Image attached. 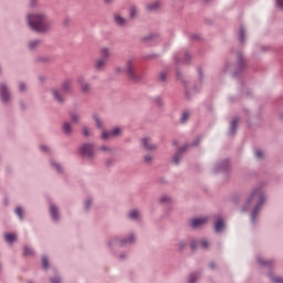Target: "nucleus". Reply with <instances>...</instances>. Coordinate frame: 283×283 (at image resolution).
I'll return each mask as SVG.
<instances>
[{"label":"nucleus","instance_id":"c756f323","mask_svg":"<svg viewBox=\"0 0 283 283\" xmlns=\"http://www.w3.org/2000/svg\"><path fill=\"white\" fill-rule=\"evenodd\" d=\"M199 247L201 249H209V241L207 239H202L199 241Z\"/></svg>","mask_w":283,"mask_h":283},{"label":"nucleus","instance_id":"603ef678","mask_svg":"<svg viewBox=\"0 0 283 283\" xmlns=\"http://www.w3.org/2000/svg\"><path fill=\"white\" fill-rule=\"evenodd\" d=\"M41 151L48 153L50 151V148L45 145L40 146Z\"/></svg>","mask_w":283,"mask_h":283},{"label":"nucleus","instance_id":"423d86ee","mask_svg":"<svg viewBox=\"0 0 283 283\" xmlns=\"http://www.w3.org/2000/svg\"><path fill=\"white\" fill-rule=\"evenodd\" d=\"M0 98L2 103L10 102V91H8V86L6 84H0Z\"/></svg>","mask_w":283,"mask_h":283},{"label":"nucleus","instance_id":"473e14b6","mask_svg":"<svg viewBox=\"0 0 283 283\" xmlns=\"http://www.w3.org/2000/svg\"><path fill=\"white\" fill-rule=\"evenodd\" d=\"M15 214L19 217L20 220H23V208L17 207Z\"/></svg>","mask_w":283,"mask_h":283},{"label":"nucleus","instance_id":"9b49d317","mask_svg":"<svg viewBox=\"0 0 283 283\" xmlns=\"http://www.w3.org/2000/svg\"><path fill=\"white\" fill-rule=\"evenodd\" d=\"M159 40H160V38L158 36V34H149L142 39V41L144 43H148V45H156Z\"/></svg>","mask_w":283,"mask_h":283},{"label":"nucleus","instance_id":"f704fd0d","mask_svg":"<svg viewBox=\"0 0 283 283\" xmlns=\"http://www.w3.org/2000/svg\"><path fill=\"white\" fill-rule=\"evenodd\" d=\"M159 81H161V83H165V81H167V72L163 71L159 73Z\"/></svg>","mask_w":283,"mask_h":283},{"label":"nucleus","instance_id":"4c0bfd02","mask_svg":"<svg viewBox=\"0 0 283 283\" xmlns=\"http://www.w3.org/2000/svg\"><path fill=\"white\" fill-rule=\"evenodd\" d=\"M184 56H185L184 63H189L191 61V55L189 54V52L185 51Z\"/></svg>","mask_w":283,"mask_h":283},{"label":"nucleus","instance_id":"864d4df0","mask_svg":"<svg viewBox=\"0 0 283 283\" xmlns=\"http://www.w3.org/2000/svg\"><path fill=\"white\" fill-rule=\"evenodd\" d=\"M155 103H157V105H159V107H160L163 105V98L156 97Z\"/></svg>","mask_w":283,"mask_h":283},{"label":"nucleus","instance_id":"0eeeda50","mask_svg":"<svg viewBox=\"0 0 283 283\" xmlns=\"http://www.w3.org/2000/svg\"><path fill=\"white\" fill-rule=\"evenodd\" d=\"M187 149H189V144H186L185 146L177 150V153L172 157L174 165H179L180 158H182V154H185Z\"/></svg>","mask_w":283,"mask_h":283},{"label":"nucleus","instance_id":"f3484780","mask_svg":"<svg viewBox=\"0 0 283 283\" xmlns=\"http://www.w3.org/2000/svg\"><path fill=\"white\" fill-rule=\"evenodd\" d=\"M50 213H51L52 220L56 222V220H59V207L51 205Z\"/></svg>","mask_w":283,"mask_h":283},{"label":"nucleus","instance_id":"f257e3e1","mask_svg":"<svg viewBox=\"0 0 283 283\" xmlns=\"http://www.w3.org/2000/svg\"><path fill=\"white\" fill-rule=\"evenodd\" d=\"M252 202H256V205L253 208L252 213H251V222L253 224H255V222L258 220V213H260V210L262 209V207H264V202H266V197L264 196V191H262V187L253 189V191L251 192L250 197L245 201V203H244V206L242 208V211H248L249 210V206Z\"/></svg>","mask_w":283,"mask_h":283},{"label":"nucleus","instance_id":"8fccbe9b","mask_svg":"<svg viewBox=\"0 0 283 283\" xmlns=\"http://www.w3.org/2000/svg\"><path fill=\"white\" fill-rule=\"evenodd\" d=\"M19 92H25V83L21 82L19 84Z\"/></svg>","mask_w":283,"mask_h":283},{"label":"nucleus","instance_id":"bb28decb","mask_svg":"<svg viewBox=\"0 0 283 283\" xmlns=\"http://www.w3.org/2000/svg\"><path fill=\"white\" fill-rule=\"evenodd\" d=\"M200 277V273H192L189 275L188 283H196Z\"/></svg>","mask_w":283,"mask_h":283},{"label":"nucleus","instance_id":"a211bd4d","mask_svg":"<svg viewBox=\"0 0 283 283\" xmlns=\"http://www.w3.org/2000/svg\"><path fill=\"white\" fill-rule=\"evenodd\" d=\"M223 229H224V221H222V219L219 218L214 222V231H216V233H220V231H222Z\"/></svg>","mask_w":283,"mask_h":283},{"label":"nucleus","instance_id":"7ed1b4c3","mask_svg":"<svg viewBox=\"0 0 283 283\" xmlns=\"http://www.w3.org/2000/svg\"><path fill=\"white\" fill-rule=\"evenodd\" d=\"M126 76L132 81L133 83H140L143 81L142 75H136V72L134 71V60H128L126 64Z\"/></svg>","mask_w":283,"mask_h":283},{"label":"nucleus","instance_id":"5701e85b","mask_svg":"<svg viewBox=\"0 0 283 283\" xmlns=\"http://www.w3.org/2000/svg\"><path fill=\"white\" fill-rule=\"evenodd\" d=\"M244 36H245L244 27L241 25L238 32V39L241 43H244Z\"/></svg>","mask_w":283,"mask_h":283},{"label":"nucleus","instance_id":"4be33fe9","mask_svg":"<svg viewBox=\"0 0 283 283\" xmlns=\"http://www.w3.org/2000/svg\"><path fill=\"white\" fill-rule=\"evenodd\" d=\"M62 129L64 134H66V136H70V134H72V125H70V123L67 122L63 124Z\"/></svg>","mask_w":283,"mask_h":283},{"label":"nucleus","instance_id":"20e7f679","mask_svg":"<svg viewBox=\"0 0 283 283\" xmlns=\"http://www.w3.org/2000/svg\"><path fill=\"white\" fill-rule=\"evenodd\" d=\"M80 155L82 158H94V144H83L78 149Z\"/></svg>","mask_w":283,"mask_h":283},{"label":"nucleus","instance_id":"9d476101","mask_svg":"<svg viewBox=\"0 0 283 283\" xmlns=\"http://www.w3.org/2000/svg\"><path fill=\"white\" fill-rule=\"evenodd\" d=\"M221 171H229V159H224L221 163L217 164L213 172L220 174Z\"/></svg>","mask_w":283,"mask_h":283},{"label":"nucleus","instance_id":"6e6d98bb","mask_svg":"<svg viewBox=\"0 0 283 283\" xmlns=\"http://www.w3.org/2000/svg\"><path fill=\"white\" fill-rule=\"evenodd\" d=\"M145 163H150L151 161V156L147 155L144 157Z\"/></svg>","mask_w":283,"mask_h":283},{"label":"nucleus","instance_id":"338daca9","mask_svg":"<svg viewBox=\"0 0 283 283\" xmlns=\"http://www.w3.org/2000/svg\"><path fill=\"white\" fill-rule=\"evenodd\" d=\"M190 39H192L193 41L198 40V35H191Z\"/></svg>","mask_w":283,"mask_h":283},{"label":"nucleus","instance_id":"2f4dec72","mask_svg":"<svg viewBox=\"0 0 283 283\" xmlns=\"http://www.w3.org/2000/svg\"><path fill=\"white\" fill-rule=\"evenodd\" d=\"M130 220H138V210H132L128 214Z\"/></svg>","mask_w":283,"mask_h":283},{"label":"nucleus","instance_id":"72a5a7b5","mask_svg":"<svg viewBox=\"0 0 283 283\" xmlns=\"http://www.w3.org/2000/svg\"><path fill=\"white\" fill-rule=\"evenodd\" d=\"M101 55L104 60H107L109 56V50L107 48L102 49Z\"/></svg>","mask_w":283,"mask_h":283},{"label":"nucleus","instance_id":"ea45409f","mask_svg":"<svg viewBox=\"0 0 283 283\" xmlns=\"http://www.w3.org/2000/svg\"><path fill=\"white\" fill-rule=\"evenodd\" d=\"M90 207H92V199H87L84 203L85 211H90Z\"/></svg>","mask_w":283,"mask_h":283},{"label":"nucleus","instance_id":"c85d7f7f","mask_svg":"<svg viewBox=\"0 0 283 283\" xmlns=\"http://www.w3.org/2000/svg\"><path fill=\"white\" fill-rule=\"evenodd\" d=\"M23 254H24V255L32 256V255H34V250H32V248L25 245V247H24V250H23Z\"/></svg>","mask_w":283,"mask_h":283},{"label":"nucleus","instance_id":"4468645a","mask_svg":"<svg viewBox=\"0 0 283 283\" xmlns=\"http://www.w3.org/2000/svg\"><path fill=\"white\" fill-rule=\"evenodd\" d=\"M256 262L260 266H268V269H273V260L264 261L262 256H256Z\"/></svg>","mask_w":283,"mask_h":283},{"label":"nucleus","instance_id":"49530a36","mask_svg":"<svg viewBox=\"0 0 283 283\" xmlns=\"http://www.w3.org/2000/svg\"><path fill=\"white\" fill-rule=\"evenodd\" d=\"M51 283H61V276H55L50 279Z\"/></svg>","mask_w":283,"mask_h":283},{"label":"nucleus","instance_id":"b1692460","mask_svg":"<svg viewBox=\"0 0 283 283\" xmlns=\"http://www.w3.org/2000/svg\"><path fill=\"white\" fill-rule=\"evenodd\" d=\"M84 78L78 77L77 83L82 86V92H88L90 91V84H83Z\"/></svg>","mask_w":283,"mask_h":283},{"label":"nucleus","instance_id":"7c9ffc66","mask_svg":"<svg viewBox=\"0 0 283 283\" xmlns=\"http://www.w3.org/2000/svg\"><path fill=\"white\" fill-rule=\"evenodd\" d=\"M50 163H51V166H53V168L56 169L57 174H61V171H63L60 164H57L54 160H51Z\"/></svg>","mask_w":283,"mask_h":283},{"label":"nucleus","instance_id":"1a4fd4ad","mask_svg":"<svg viewBox=\"0 0 283 283\" xmlns=\"http://www.w3.org/2000/svg\"><path fill=\"white\" fill-rule=\"evenodd\" d=\"M134 240V233H130L128 238H125L123 240L114 239L113 244H117V247H124V244H132Z\"/></svg>","mask_w":283,"mask_h":283},{"label":"nucleus","instance_id":"6e6552de","mask_svg":"<svg viewBox=\"0 0 283 283\" xmlns=\"http://www.w3.org/2000/svg\"><path fill=\"white\" fill-rule=\"evenodd\" d=\"M208 220H209V218H207V217L191 219L190 227H191V229H198V228L202 227V224H207Z\"/></svg>","mask_w":283,"mask_h":283},{"label":"nucleus","instance_id":"a18cd8bd","mask_svg":"<svg viewBox=\"0 0 283 283\" xmlns=\"http://www.w3.org/2000/svg\"><path fill=\"white\" fill-rule=\"evenodd\" d=\"M201 137H197L191 145V147H198V145L200 144Z\"/></svg>","mask_w":283,"mask_h":283},{"label":"nucleus","instance_id":"680f3d73","mask_svg":"<svg viewBox=\"0 0 283 283\" xmlns=\"http://www.w3.org/2000/svg\"><path fill=\"white\" fill-rule=\"evenodd\" d=\"M209 268H210V269H216V263H214V262H210V263H209Z\"/></svg>","mask_w":283,"mask_h":283},{"label":"nucleus","instance_id":"6ab92c4d","mask_svg":"<svg viewBox=\"0 0 283 283\" xmlns=\"http://www.w3.org/2000/svg\"><path fill=\"white\" fill-rule=\"evenodd\" d=\"M6 242H9V244H12L13 242H17V234L14 233H6L4 234Z\"/></svg>","mask_w":283,"mask_h":283},{"label":"nucleus","instance_id":"774afa93","mask_svg":"<svg viewBox=\"0 0 283 283\" xmlns=\"http://www.w3.org/2000/svg\"><path fill=\"white\" fill-rule=\"evenodd\" d=\"M36 0H31V6L34 8Z\"/></svg>","mask_w":283,"mask_h":283},{"label":"nucleus","instance_id":"f03ea898","mask_svg":"<svg viewBox=\"0 0 283 283\" xmlns=\"http://www.w3.org/2000/svg\"><path fill=\"white\" fill-rule=\"evenodd\" d=\"M27 21L33 32H48L50 30V22L43 14H29Z\"/></svg>","mask_w":283,"mask_h":283},{"label":"nucleus","instance_id":"69168bd1","mask_svg":"<svg viewBox=\"0 0 283 283\" xmlns=\"http://www.w3.org/2000/svg\"><path fill=\"white\" fill-rule=\"evenodd\" d=\"M8 198H4V200H3V205H4V207H8Z\"/></svg>","mask_w":283,"mask_h":283},{"label":"nucleus","instance_id":"f8f14e48","mask_svg":"<svg viewBox=\"0 0 283 283\" xmlns=\"http://www.w3.org/2000/svg\"><path fill=\"white\" fill-rule=\"evenodd\" d=\"M120 134V128L116 127L111 132L104 130L102 134L103 140H107L108 138H112L113 136H118Z\"/></svg>","mask_w":283,"mask_h":283},{"label":"nucleus","instance_id":"dca6fc26","mask_svg":"<svg viewBox=\"0 0 283 283\" xmlns=\"http://www.w3.org/2000/svg\"><path fill=\"white\" fill-rule=\"evenodd\" d=\"M142 146L144 147V149H147V151H151V149H156L155 145L149 144V138L144 137L142 139Z\"/></svg>","mask_w":283,"mask_h":283},{"label":"nucleus","instance_id":"39448f33","mask_svg":"<svg viewBox=\"0 0 283 283\" xmlns=\"http://www.w3.org/2000/svg\"><path fill=\"white\" fill-rule=\"evenodd\" d=\"M237 61H238L237 67L232 73V76L234 78L238 77V74H240V72H242L247 67V60H244V56L242 55L241 52L237 53Z\"/></svg>","mask_w":283,"mask_h":283},{"label":"nucleus","instance_id":"37998d69","mask_svg":"<svg viewBox=\"0 0 283 283\" xmlns=\"http://www.w3.org/2000/svg\"><path fill=\"white\" fill-rule=\"evenodd\" d=\"M254 156L255 158L261 159L264 158V153H262V150H255Z\"/></svg>","mask_w":283,"mask_h":283},{"label":"nucleus","instance_id":"cd10ccee","mask_svg":"<svg viewBox=\"0 0 283 283\" xmlns=\"http://www.w3.org/2000/svg\"><path fill=\"white\" fill-rule=\"evenodd\" d=\"M114 21L117 23V25H125V19L120 15H115Z\"/></svg>","mask_w":283,"mask_h":283},{"label":"nucleus","instance_id":"393cba45","mask_svg":"<svg viewBox=\"0 0 283 283\" xmlns=\"http://www.w3.org/2000/svg\"><path fill=\"white\" fill-rule=\"evenodd\" d=\"M268 275L273 283H283L282 276H273L272 272H270Z\"/></svg>","mask_w":283,"mask_h":283},{"label":"nucleus","instance_id":"79ce46f5","mask_svg":"<svg viewBox=\"0 0 283 283\" xmlns=\"http://www.w3.org/2000/svg\"><path fill=\"white\" fill-rule=\"evenodd\" d=\"M159 202L163 205L165 202H171V198L167 197V196H164L159 199Z\"/></svg>","mask_w":283,"mask_h":283},{"label":"nucleus","instance_id":"412c9836","mask_svg":"<svg viewBox=\"0 0 283 283\" xmlns=\"http://www.w3.org/2000/svg\"><path fill=\"white\" fill-rule=\"evenodd\" d=\"M158 8H160L159 1H155V2L147 4V10H149L150 12H154V10H158Z\"/></svg>","mask_w":283,"mask_h":283},{"label":"nucleus","instance_id":"bf43d9fd","mask_svg":"<svg viewBox=\"0 0 283 283\" xmlns=\"http://www.w3.org/2000/svg\"><path fill=\"white\" fill-rule=\"evenodd\" d=\"M101 151H109V148H107V146H102Z\"/></svg>","mask_w":283,"mask_h":283},{"label":"nucleus","instance_id":"e2e57ef3","mask_svg":"<svg viewBox=\"0 0 283 283\" xmlns=\"http://www.w3.org/2000/svg\"><path fill=\"white\" fill-rule=\"evenodd\" d=\"M176 74H177V78L180 81L182 77L180 76V71H176Z\"/></svg>","mask_w":283,"mask_h":283},{"label":"nucleus","instance_id":"4d7b16f0","mask_svg":"<svg viewBox=\"0 0 283 283\" xmlns=\"http://www.w3.org/2000/svg\"><path fill=\"white\" fill-rule=\"evenodd\" d=\"M199 80L202 81V69H198Z\"/></svg>","mask_w":283,"mask_h":283},{"label":"nucleus","instance_id":"052dcab7","mask_svg":"<svg viewBox=\"0 0 283 283\" xmlns=\"http://www.w3.org/2000/svg\"><path fill=\"white\" fill-rule=\"evenodd\" d=\"M179 249H180V251H182V249H185V242L181 241V242L179 243Z\"/></svg>","mask_w":283,"mask_h":283},{"label":"nucleus","instance_id":"5fc2aeb1","mask_svg":"<svg viewBox=\"0 0 283 283\" xmlns=\"http://www.w3.org/2000/svg\"><path fill=\"white\" fill-rule=\"evenodd\" d=\"M82 132H83V136H90V130H87V127H84Z\"/></svg>","mask_w":283,"mask_h":283},{"label":"nucleus","instance_id":"09e8293b","mask_svg":"<svg viewBox=\"0 0 283 283\" xmlns=\"http://www.w3.org/2000/svg\"><path fill=\"white\" fill-rule=\"evenodd\" d=\"M129 17L130 19H134L136 17V8L132 7Z\"/></svg>","mask_w":283,"mask_h":283},{"label":"nucleus","instance_id":"e433bc0d","mask_svg":"<svg viewBox=\"0 0 283 283\" xmlns=\"http://www.w3.org/2000/svg\"><path fill=\"white\" fill-rule=\"evenodd\" d=\"M105 65V60H98L95 64L96 70H101Z\"/></svg>","mask_w":283,"mask_h":283},{"label":"nucleus","instance_id":"de8ad7c7","mask_svg":"<svg viewBox=\"0 0 283 283\" xmlns=\"http://www.w3.org/2000/svg\"><path fill=\"white\" fill-rule=\"evenodd\" d=\"M71 119L72 123H78V116L76 115V113L71 114Z\"/></svg>","mask_w":283,"mask_h":283},{"label":"nucleus","instance_id":"2eb2a0df","mask_svg":"<svg viewBox=\"0 0 283 283\" xmlns=\"http://www.w3.org/2000/svg\"><path fill=\"white\" fill-rule=\"evenodd\" d=\"M63 94H70L72 92V81L65 80L62 85Z\"/></svg>","mask_w":283,"mask_h":283},{"label":"nucleus","instance_id":"a19ab883","mask_svg":"<svg viewBox=\"0 0 283 283\" xmlns=\"http://www.w3.org/2000/svg\"><path fill=\"white\" fill-rule=\"evenodd\" d=\"M94 120H95L96 126L98 127V129H101V127H103V123H101V119L98 118L97 115H94Z\"/></svg>","mask_w":283,"mask_h":283},{"label":"nucleus","instance_id":"0e129e2a","mask_svg":"<svg viewBox=\"0 0 283 283\" xmlns=\"http://www.w3.org/2000/svg\"><path fill=\"white\" fill-rule=\"evenodd\" d=\"M112 163H114V160H112V159L107 160L106 161L107 167L112 166Z\"/></svg>","mask_w":283,"mask_h":283},{"label":"nucleus","instance_id":"3c124183","mask_svg":"<svg viewBox=\"0 0 283 283\" xmlns=\"http://www.w3.org/2000/svg\"><path fill=\"white\" fill-rule=\"evenodd\" d=\"M276 6L280 10H283V0H276Z\"/></svg>","mask_w":283,"mask_h":283},{"label":"nucleus","instance_id":"58836bf2","mask_svg":"<svg viewBox=\"0 0 283 283\" xmlns=\"http://www.w3.org/2000/svg\"><path fill=\"white\" fill-rule=\"evenodd\" d=\"M187 120H189V113L188 112H185L181 116V119L180 122L181 123H187Z\"/></svg>","mask_w":283,"mask_h":283},{"label":"nucleus","instance_id":"c9c22d12","mask_svg":"<svg viewBox=\"0 0 283 283\" xmlns=\"http://www.w3.org/2000/svg\"><path fill=\"white\" fill-rule=\"evenodd\" d=\"M36 45H39V40L31 41L28 46H29V50H34Z\"/></svg>","mask_w":283,"mask_h":283},{"label":"nucleus","instance_id":"13d9d810","mask_svg":"<svg viewBox=\"0 0 283 283\" xmlns=\"http://www.w3.org/2000/svg\"><path fill=\"white\" fill-rule=\"evenodd\" d=\"M175 62H176V65H180V57L175 56Z\"/></svg>","mask_w":283,"mask_h":283},{"label":"nucleus","instance_id":"c03bdc74","mask_svg":"<svg viewBox=\"0 0 283 283\" xmlns=\"http://www.w3.org/2000/svg\"><path fill=\"white\" fill-rule=\"evenodd\" d=\"M197 248H198V242L196 240H192L190 243L191 251H196Z\"/></svg>","mask_w":283,"mask_h":283},{"label":"nucleus","instance_id":"aec40b11","mask_svg":"<svg viewBox=\"0 0 283 283\" xmlns=\"http://www.w3.org/2000/svg\"><path fill=\"white\" fill-rule=\"evenodd\" d=\"M52 94H53L55 101H57V103H64L65 102V98H63V95H61V93H59V91L53 90Z\"/></svg>","mask_w":283,"mask_h":283},{"label":"nucleus","instance_id":"a878e982","mask_svg":"<svg viewBox=\"0 0 283 283\" xmlns=\"http://www.w3.org/2000/svg\"><path fill=\"white\" fill-rule=\"evenodd\" d=\"M42 269H44V271L50 269V261L48 260V255L42 256Z\"/></svg>","mask_w":283,"mask_h":283},{"label":"nucleus","instance_id":"ddd939ff","mask_svg":"<svg viewBox=\"0 0 283 283\" xmlns=\"http://www.w3.org/2000/svg\"><path fill=\"white\" fill-rule=\"evenodd\" d=\"M238 123H240V118L234 117L230 123L229 136H233L238 132Z\"/></svg>","mask_w":283,"mask_h":283}]
</instances>
